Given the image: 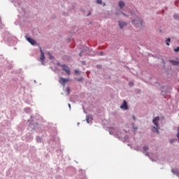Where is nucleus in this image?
I'll return each instance as SVG.
<instances>
[{
    "label": "nucleus",
    "mask_w": 179,
    "mask_h": 179,
    "mask_svg": "<svg viewBox=\"0 0 179 179\" xmlns=\"http://www.w3.org/2000/svg\"><path fill=\"white\" fill-rule=\"evenodd\" d=\"M160 120V117H155V119H153L152 120V123L155 124V127H153L152 128V131L153 132H157V134H159V122Z\"/></svg>",
    "instance_id": "f257e3e1"
},
{
    "label": "nucleus",
    "mask_w": 179,
    "mask_h": 179,
    "mask_svg": "<svg viewBox=\"0 0 179 179\" xmlns=\"http://www.w3.org/2000/svg\"><path fill=\"white\" fill-rule=\"evenodd\" d=\"M57 66H61L62 68V71H64L66 75L70 76L71 75V70L70 67L68 65L66 64H62L59 62H57Z\"/></svg>",
    "instance_id": "f03ea898"
},
{
    "label": "nucleus",
    "mask_w": 179,
    "mask_h": 179,
    "mask_svg": "<svg viewBox=\"0 0 179 179\" xmlns=\"http://www.w3.org/2000/svg\"><path fill=\"white\" fill-rule=\"evenodd\" d=\"M132 23L134 24L136 27H143V22L138 17H136L135 20H134L132 21Z\"/></svg>",
    "instance_id": "7ed1b4c3"
},
{
    "label": "nucleus",
    "mask_w": 179,
    "mask_h": 179,
    "mask_svg": "<svg viewBox=\"0 0 179 179\" xmlns=\"http://www.w3.org/2000/svg\"><path fill=\"white\" fill-rule=\"evenodd\" d=\"M70 82L69 78H63V77H59V84H61L62 86H65L66 83Z\"/></svg>",
    "instance_id": "20e7f679"
},
{
    "label": "nucleus",
    "mask_w": 179,
    "mask_h": 179,
    "mask_svg": "<svg viewBox=\"0 0 179 179\" xmlns=\"http://www.w3.org/2000/svg\"><path fill=\"white\" fill-rule=\"evenodd\" d=\"M40 51H41L40 62L43 65H44L45 54L41 49L40 50Z\"/></svg>",
    "instance_id": "39448f33"
},
{
    "label": "nucleus",
    "mask_w": 179,
    "mask_h": 179,
    "mask_svg": "<svg viewBox=\"0 0 179 179\" xmlns=\"http://www.w3.org/2000/svg\"><path fill=\"white\" fill-rule=\"evenodd\" d=\"M27 41L30 44H31L32 45H34L36 44V40H34V39L32 38L27 37Z\"/></svg>",
    "instance_id": "423d86ee"
},
{
    "label": "nucleus",
    "mask_w": 179,
    "mask_h": 179,
    "mask_svg": "<svg viewBox=\"0 0 179 179\" xmlns=\"http://www.w3.org/2000/svg\"><path fill=\"white\" fill-rule=\"evenodd\" d=\"M120 108L123 110H128V105L127 101H123V103L122 105H121Z\"/></svg>",
    "instance_id": "0eeeda50"
},
{
    "label": "nucleus",
    "mask_w": 179,
    "mask_h": 179,
    "mask_svg": "<svg viewBox=\"0 0 179 179\" xmlns=\"http://www.w3.org/2000/svg\"><path fill=\"white\" fill-rule=\"evenodd\" d=\"M118 24L121 29H122L125 26L127 25V23L123 21H119Z\"/></svg>",
    "instance_id": "6e6552de"
},
{
    "label": "nucleus",
    "mask_w": 179,
    "mask_h": 179,
    "mask_svg": "<svg viewBox=\"0 0 179 179\" xmlns=\"http://www.w3.org/2000/svg\"><path fill=\"white\" fill-rule=\"evenodd\" d=\"M170 62L173 66H178L179 64V62L176 60H170Z\"/></svg>",
    "instance_id": "1a4fd4ad"
},
{
    "label": "nucleus",
    "mask_w": 179,
    "mask_h": 179,
    "mask_svg": "<svg viewBox=\"0 0 179 179\" xmlns=\"http://www.w3.org/2000/svg\"><path fill=\"white\" fill-rule=\"evenodd\" d=\"M124 6H125V4H124V1H119V6L120 8H122Z\"/></svg>",
    "instance_id": "9d476101"
},
{
    "label": "nucleus",
    "mask_w": 179,
    "mask_h": 179,
    "mask_svg": "<svg viewBox=\"0 0 179 179\" xmlns=\"http://www.w3.org/2000/svg\"><path fill=\"white\" fill-rule=\"evenodd\" d=\"M93 120V118H92L90 116H87L86 117V121L87 123H90V121Z\"/></svg>",
    "instance_id": "9b49d317"
},
{
    "label": "nucleus",
    "mask_w": 179,
    "mask_h": 179,
    "mask_svg": "<svg viewBox=\"0 0 179 179\" xmlns=\"http://www.w3.org/2000/svg\"><path fill=\"white\" fill-rule=\"evenodd\" d=\"M149 150L148 146H144L143 148V152H146Z\"/></svg>",
    "instance_id": "f8f14e48"
},
{
    "label": "nucleus",
    "mask_w": 179,
    "mask_h": 179,
    "mask_svg": "<svg viewBox=\"0 0 179 179\" xmlns=\"http://www.w3.org/2000/svg\"><path fill=\"white\" fill-rule=\"evenodd\" d=\"M170 38H168L167 40L166 41V45L169 46L170 45Z\"/></svg>",
    "instance_id": "ddd939ff"
},
{
    "label": "nucleus",
    "mask_w": 179,
    "mask_h": 179,
    "mask_svg": "<svg viewBox=\"0 0 179 179\" xmlns=\"http://www.w3.org/2000/svg\"><path fill=\"white\" fill-rule=\"evenodd\" d=\"M178 17H179V16H178V15H177V14H176V15H173V18H174L175 20H178Z\"/></svg>",
    "instance_id": "4468645a"
},
{
    "label": "nucleus",
    "mask_w": 179,
    "mask_h": 179,
    "mask_svg": "<svg viewBox=\"0 0 179 179\" xmlns=\"http://www.w3.org/2000/svg\"><path fill=\"white\" fill-rule=\"evenodd\" d=\"M96 3L97 4H101L102 3V0H96Z\"/></svg>",
    "instance_id": "2eb2a0df"
},
{
    "label": "nucleus",
    "mask_w": 179,
    "mask_h": 179,
    "mask_svg": "<svg viewBox=\"0 0 179 179\" xmlns=\"http://www.w3.org/2000/svg\"><path fill=\"white\" fill-rule=\"evenodd\" d=\"M74 73L76 74V75H78L80 73L79 70H75Z\"/></svg>",
    "instance_id": "dca6fc26"
},
{
    "label": "nucleus",
    "mask_w": 179,
    "mask_h": 179,
    "mask_svg": "<svg viewBox=\"0 0 179 179\" xmlns=\"http://www.w3.org/2000/svg\"><path fill=\"white\" fill-rule=\"evenodd\" d=\"M174 51L176 52H179V47H177L176 48L174 49Z\"/></svg>",
    "instance_id": "f3484780"
},
{
    "label": "nucleus",
    "mask_w": 179,
    "mask_h": 179,
    "mask_svg": "<svg viewBox=\"0 0 179 179\" xmlns=\"http://www.w3.org/2000/svg\"><path fill=\"white\" fill-rule=\"evenodd\" d=\"M76 80L78 81V82H81L83 78H76Z\"/></svg>",
    "instance_id": "a211bd4d"
},
{
    "label": "nucleus",
    "mask_w": 179,
    "mask_h": 179,
    "mask_svg": "<svg viewBox=\"0 0 179 179\" xmlns=\"http://www.w3.org/2000/svg\"><path fill=\"white\" fill-rule=\"evenodd\" d=\"M36 141H37L38 143L41 142V138H39V137L36 138Z\"/></svg>",
    "instance_id": "6ab92c4d"
},
{
    "label": "nucleus",
    "mask_w": 179,
    "mask_h": 179,
    "mask_svg": "<svg viewBox=\"0 0 179 179\" xmlns=\"http://www.w3.org/2000/svg\"><path fill=\"white\" fill-rule=\"evenodd\" d=\"M68 94L70 93V88H67Z\"/></svg>",
    "instance_id": "aec40b11"
},
{
    "label": "nucleus",
    "mask_w": 179,
    "mask_h": 179,
    "mask_svg": "<svg viewBox=\"0 0 179 179\" xmlns=\"http://www.w3.org/2000/svg\"><path fill=\"white\" fill-rule=\"evenodd\" d=\"M82 53H83V52H80V54H79V56H80V57H82Z\"/></svg>",
    "instance_id": "412c9836"
},
{
    "label": "nucleus",
    "mask_w": 179,
    "mask_h": 179,
    "mask_svg": "<svg viewBox=\"0 0 179 179\" xmlns=\"http://www.w3.org/2000/svg\"><path fill=\"white\" fill-rule=\"evenodd\" d=\"M173 142H174V140H171L170 143H172Z\"/></svg>",
    "instance_id": "4be33fe9"
},
{
    "label": "nucleus",
    "mask_w": 179,
    "mask_h": 179,
    "mask_svg": "<svg viewBox=\"0 0 179 179\" xmlns=\"http://www.w3.org/2000/svg\"><path fill=\"white\" fill-rule=\"evenodd\" d=\"M48 55H49V56H50V58H52V56H51V55H50V52L48 53Z\"/></svg>",
    "instance_id": "5701e85b"
},
{
    "label": "nucleus",
    "mask_w": 179,
    "mask_h": 179,
    "mask_svg": "<svg viewBox=\"0 0 179 179\" xmlns=\"http://www.w3.org/2000/svg\"><path fill=\"white\" fill-rule=\"evenodd\" d=\"M68 106H69V108H71V105H70V103H69Z\"/></svg>",
    "instance_id": "b1692460"
},
{
    "label": "nucleus",
    "mask_w": 179,
    "mask_h": 179,
    "mask_svg": "<svg viewBox=\"0 0 179 179\" xmlns=\"http://www.w3.org/2000/svg\"><path fill=\"white\" fill-rule=\"evenodd\" d=\"M134 84L130 83V86H133Z\"/></svg>",
    "instance_id": "393cba45"
},
{
    "label": "nucleus",
    "mask_w": 179,
    "mask_h": 179,
    "mask_svg": "<svg viewBox=\"0 0 179 179\" xmlns=\"http://www.w3.org/2000/svg\"><path fill=\"white\" fill-rule=\"evenodd\" d=\"M146 155H147V156H149V154H148V153H146Z\"/></svg>",
    "instance_id": "a878e982"
},
{
    "label": "nucleus",
    "mask_w": 179,
    "mask_h": 179,
    "mask_svg": "<svg viewBox=\"0 0 179 179\" xmlns=\"http://www.w3.org/2000/svg\"><path fill=\"white\" fill-rule=\"evenodd\" d=\"M134 120H136V117H133Z\"/></svg>",
    "instance_id": "bb28decb"
},
{
    "label": "nucleus",
    "mask_w": 179,
    "mask_h": 179,
    "mask_svg": "<svg viewBox=\"0 0 179 179\" xmlns=\"http://www.w3.org/2000/svg\"><path fill=\"white\" fill-rule=\"evenodd\" d=\"M90 13H89L88 15H87V16H90Z\"/></svg>",
    "instance_id": "cd10ccee"
},
{
    "label": "nucleus",
    "mask_w": 179,
    "mask_h": 179,
    "mask_svg": "<svg viewBox=\"0 0 179 179\" xmlns=\"http://www.w3.org/2000/svg\"><path fill=\"white\" fill-rule=\"evenodd\" d=\"M101 55H103V52H101Z\"/></svg>",
    "instance_id": "c85d7f7f"
}]
</instances>
